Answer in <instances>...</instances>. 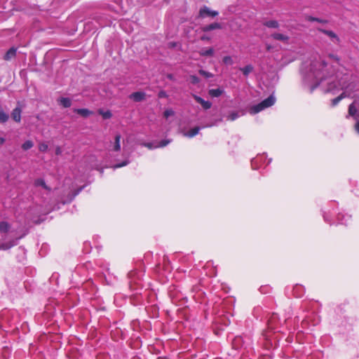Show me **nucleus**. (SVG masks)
<instances>
[{"label":"nucleus","instance_id":"nucleus-1","mask_svg":"<svg viewBox=\"0 0 359 359\" xmlns=\"http://www.w3.org/2000/svg\"><path fill=\"white\" fill-rule=\"evenodd\" d=\"M341 66L339 57L330 53L325 58L312 60L303 72L305 86L312 92L327 78L331 77Z\"/></svg>","mask_w":359,"mask_h":359},{"label":"nucleus","instance_id":"nucleus-2","mask_svg":"<svg viewBox=\"0 0 359 359\" xmlns=\"http://www.w3.org/2000/svg\"><path fill=\"white\" fill-rule=\"evenodd\" d=\"M339 77L337 74L334 80L327 83L328 87L326 89L327 92H332L335 89L344 90L340 95L332 100V106L337 105L344 97L349 96L351 94L349 91H353L354 88V86L349 83L350 77L348 75L344 74L340 79Z\"/></svg>","mask_w":359,"mask_h":359},{"label":"nucleus","instance_id":"nucleus-3","mask_svg":"<svg viewBox=\"0 0 359 359\" xmlns=\"http://www.w3.org/2000/svg\"><path fill=\"white\" fill-rule=\"evenodd\" d=\"M275 102L276 97L273 95H271L268 98L265 99L260 103L252 106L250 108L249 111L251 114H257L259 111L273 105Z\"/></svg>","mask_w":359,"mask_h":359},{"label":"nucleus","instance_id":"nucleus-4","mask_svg":"<svg viewBox=\"0 0 359 359\" xmlns=\"http://www.w3.org/2000/svg\"><path fill=\"white\" fill-rule=\"evenodd\" d=\"M318 30L326 34L330 38L332 42L334 43H338L339 42V39L338 36L334 32L323 29H318Z\"/></svg>","mask_w":359,"mask_h":359},{"label":"nucleus","instance_id":"nucleus-5","mask_svg":"<svg viewBox=\"0 0 359 359\" xmlns=\"http://www.w3.org/2000/svg\"><path fill=\"white\" fill-rule=\"evenodd\" d=\"M199 14H200V16H201L203 18L206 17V16L215 17L218 15V12L215 11H211L209 8L204 6L203 8H202L200 10Z\"/></svg>","mask_w":359,"mask_h":359},{"label":"nucleus","instance_id":"nucleus-6","mask_svg":"<svg viewBox=\"0 0 359 359\" xmlns=\"http://www.w3.org/2000/svg\"><path fill=\"white\" fill-rule=\"evenodd\" d=\"M121 136L119 134L116 135L114 142L111 143V151H119L121 150Z\"/></svg>","mask_w":359,"mask_h":359},{"label":"nucleus","instance_id":"nucleus-7","mask_svg":"<svg viewBox=\"0 0 359 359\" xmlns=\"http://www.w3.org/2000/svg\"><path fill=\"white\" fill-rule=\"evenodd\" d=\"M194 98L195 99V100L198 102L199 104H201L202 105V107H203V109H208L211 107L212 106V103L209 101H205L204 100L203 98H201V97L199 96H197V95H194Z\"/></svg>","mask_w":359,"mask_h":359},{"label":"nucleus","instance_id":"nucleus-8","mask_svg":"<svg viewBox=\"0 0 359 359\" xmlns=\"http://www.w3.org/2000/svg\"><path fill=\"white\" fill-rule=\"evenodd\" d=\"M21 109L20 107H16L11 113L12 118L17 123H19L21 121Z\"/></svg>","mask_w":359,"mask_h":359},{"label":"nucleus","instance_id":"nucleus-9","mask_svg":"<svg viewBox=\"0 0 359 359\" xmlns=\"http://www.w3.org/2000/svg\"><path fill=\"white\" fill-rule=\"evenodd\" d=\"M201 130L200 127H195L189 131L183 132V135L187 137L191 138L198 134Z\"/></svg>","mask_w":359,"mask_h":359},{"label":"nucleus","instance_id":"nucleus-10","mask_svg":"<svg viewBox=\"0 0 359 359\" xmlns=\"http://www.w3.org/2000/svg\"><path fill=\"white\" fill-rule=\"evenodd\" d=\"M145 94L142 92H135L130 95V97L135 102H140L144 99Z\"/></svg>","mask_w":359,"mask_h":359},{"label":"nucleus","instance_id":"nucleus-11","mask_svg":"<svg viewBox=\"0 0 359 359\" xmlns=\"http://www.w3.org/2000/svg\"><path fill=\"white\" fill-rule=\"evenodd\" d=\"M221 25L217 22H215L208 25H206L202 28L203 32H209L216 29H220Z\"/></svg>","mask_w":359,"mask_h":359},{"label":"nucleus","instance_id":"nucleus-12","mask_svg":"<svg viewBox=\"0 0 359 359\" xmlns=\"http://www.w3.org/2000/svg\"><path fill=\"white\" fill-rule=\"evenodd\" d=\"M208 93L211 97H218L223 94L224 90L221 88L210 89Z\"/></svg>","mask_w":359,"mask_h":359},{"label":"nucleus","instance_id":"nucleus-13","mask_svg":"<svg viewBox=\"0 0 359 359\" xmlns=\"http://www.w3.org/2000/svg\"><path fill=\"white\" fill-rule=\"evenodd\" d=\"M271 37L278 41H286L288 39V36L280 33H275L271 35Z\"/></svg>","mask_w":359,"mask_h":359},{"label":"nucleus","instance_id":"nucleus-14","mask_svg":"<svg viewBox=\"0 0 359 359\" xmlns=\"http://www.w3.org/2000/svg\"><path fill=\"white\" fill-rule=\"evenodd\" d=\"M75 112H76L78 114L87 117L93 114V112L87 109H76L74 110Z\"/></svg>","mask_w":359,"mask_h":359},{"label":"nucleus","instance_id":"nucleus-15","mask_svg":"<svg viewBox=\"0 0 359 359\" xmlns=\"http://www.w3.org/2000/svg\"><path fill=\"white\" fill-rule=\"evenodd\" d=\"M59 103L64 107H69L72 104V101L68 97H61L58 100Z\"/></svg>","mask_w":359,"mask_h":359},{"label":"nucleus","instance_id":"nucleus-16","mask_svg":"<svg viewBox=\"0 0 359 359\" xmlns=\"http://www.w3.org/2000/svg\"><path fill=\"white\" fill-rule=\"evenodd\" d=\"M16 54V49L14 48H11L9 49L6 55H4V59L6 60H9L13 58Z\"/></svg>","mask_w":359,"mask_h":359},{"label":"nucleus","instance_id":"nucleus-17","mask_svg":"<svg viewBox=\"0 0 359 359\" xmlns=\"http://www.w3.org/2000/svg\"><path fill=\"white\" fill-rule=\"evenodd\" d=\"M10 229L9 224L6 222H0V233H5L8 231Z\"/></svg>","mask_w":359,"mask_h":359},{"label":"nucleus","instance_id":"nucleus-18","mask_svg":"<svg viewBox=\"0 0 359 359\" xmlns=\"http://www.w3.org/2000/svg\"><path fill=\"white\" fill-rule=\"evenodd\" d=\"M356 113H357V109L355 107L354 104L353 103L351 104L348 107V116H353L355 118H356V117H355Z\"/></svg>","mask_w":359,"mask_h":359},{"label":"nucleus","instance_id":"nucleus-19","mask_svg":"<svg viewBox=\"0 0 359 359\" xmlns=\"http://www.w3.org/2000/svg\"><path fill=\"white\" fill-rule=\"evenodd\" d=\"M8 115L0 108V123H5L8 120Z\"/></svg>","mask_w":359,"mask_h":359},{"label":"nucleus","instance_id":"nucleus-20","mask_svg":"<svg viewBox=\"0 0 359 359\" xmlns=\"http://www.w3.org/2000/svg\"><path fill=\"white\" fill-rule=\"evenodd\" d=\"M213 53H214V50L212 48H210L205 49V50H201L200 51L201 55H203V56H211L213 55Z\"/></svg>","mask_w":359,"mask_h":359},{"label":"nucleus","instance_id":"nucleus-21","mask_svg":"<svg viewBox=\"0 0 359 359\" xmlns=\"http://www.w3.org/2000/svg\"><path fill=\"white\" fill-rule=\"evenodd\" d=\"M264 25L268 27L277 28L278 27V22L276 20H269L264 23Z\"/></svg>","mask_w":359,"mask_h":359},{"label":"nucleus","instance_id":"nucleus-22","mask_svg":"<svg viewBox=\"0 0 359 359\" xmlns=\"http://www.w3.org/2000/svg\"><path fill=\"white\" fill-rule=\"evenodd\" d=\"M34 146V143L31 140H27L22 144V149L25 151L31 149Z\"/></svg>","mask_w":359,"mask_h":359},{"label":"nucleus","instance_id":"nucleus-23","mask_svg":"<svg viewBox=\"0 0 359 359\" xmlns=\"http://www.w3.org/2000/svg\"><path fill=\"white\" fill-rule=\"evenodd\" d=\"M252 69L253 67L252 65H247L243 68H241V70L245 76H248L250 72H252Z\"/></svg>","mask_w":359,"mask_h":359},{"label":"nucleus","instance_id":"nucleus-24","mask_svg":"<svg viewBox=\"0 0 359 359\" xmlns=\"http://www.w3.org/2000/svg\"><path fill=\"white\" fill-rule=\"evenodd\" d=\"M98 112H99V114H100V115H102V116L103 118H104V119L110 118L111 117V116H112V115H111V111H109V110H108V111H103L102 109H100V110L98 111Z\"/></svg>","mask_w":359,"mask_h":359},{"label":"nucleus","instance_id":"nucleus-25","mask_svg":"<svg viewBox=\"0 0 359 359\" xmlns=\"http://www.w3.org/2000/svg\"><path fill=\"white\" fill-rule=\"evenodd\" d=\"M34 184L36 186H40L42 187L43 189L49 190V188L46 186L45 182L42 179H38L35 181Z\"/></svg>","mask_w":359,"mask_h":359},{"label":"nucleus","instance_id":"nucleus-26","mask_svg":"<svg viewBox=\"0 0 359 359\" xmlns=\"http://www.w3.org/2000/svg\"><path fill=\"white\" fill-rule=\"evenodd\" d=\"M171 140H164L161 141L157 145H155V147H164L167 146Z\"/></svg>","mask_w":359,"mask_h":359},{"label":"nucleus","instance_id":"nucleus-27","mask_svg":"<svg viewBox=\"0 0 359 359\" xmlns=\"http://www.w3.org/2000/svg\"><path fill=\"white\" fill-rule=\"evenodd\" d=\"M48 144L44 142L40 143L39 145V149L40 151L46 152L48 150Z\"/></svg>","mask_w":359,"mask_h":359},{"label":"nucleus","instance_id":"nucleus-28","mask_svg":"<svg viewBox=\"0 0 359 359\" xmlns=\"http://www.w3.org/2000/svg\"><path fill=\"white\" fill-rule=\"evenodd\" d=\"M175 114V112L172 109H166L164 113H163V116L164 117H165L166 118H168L169 116H173Z\"/></svg>","mask_w":359,"mask_h":359},{"label":"nucleus","instance_id":"nucleus-29","mask_svg":"<svg viewBox=\"0 0 359 359\" xmlns=\"http://www.w3.org/2000/svg\"><path fill=\"white\" fill-rule=\"evenodd\" d=\"M238 117H239V114L238 112H231L229 116H228V119L230 120V121H234L236 120Z\"/></svg>","mask_w":359,"mask_h":359},{"label":"nucleus","instance_id":"nucleus-30","mask_svg":"<svg viewBox=\"0 0 359 359\" xmlns=\"http://www.w3.org/2000/svg\"><path fill=\"white\" fill-rule=\"evenodd\" d=\"M199 74L203 76H205V78H210L212 76V74L210 72H205L204 70H200L199 71Z\"/></svg>","mask_w":359,"mask_h":359},{"label":"nucleus","instance_id":"nucleus-31","mask_svg":"<svg viewBox=\"0 0 359 359\" xmlns=\"http://www.w3.org/2000/svg\"><path fill=\"white\" fill-rule=\"evenodd\" d=\"M128 163H129V161L126 160L123 162H122L121 163H118V164L114 165V168L116 169V168H121V167H123V166L128 165Z\"/></svg>","mask_w":359,"mask_h":359},{"label":"nucleus","instance_id":"nucleus-32","mask_svg":"<svg viewBox=\"0 0 359 359\" xmlns=\"http://www.w3.org/2000/svg\"><path fill=\"white\" fill-rule=\"evenodd\" d=\"M223 62L226 65H232L233 64L232 58L230 56H225L223 58Z\"/></svg>","mask_w":359,"mask_h":359},{"label":"nucleus","instance_id":"nucleus-33","mask_svg":"<svg viewBox=\"0 0 359 359\" xmlns=\"http://www.w3.org/2000/svg\"><path fill=\"white\" fill-rule=\"evenodd\" d=\"M14 245H15L14 242H13L11 244L3 243V244H1L0 248L2 249V250H7V249H9L10 248H11L12 246H13Z\"/></svg>","mask_w":359,"mask_h":359},{"label":"nucleus","instance_id":"nucleus-34","mask_svg":"<svg viewBox=\"0 0 359 359\" xmlns=\"http://www.w3.org/2000/svg\"><path fill=\"white\" fill-rule=\"evenodd\" d=\"M308 20L309 21H316V22H322V23H325L327 22L326 20H320V19H318V18H313V17H309Z\"/></svg>","mask_w":359,"mask_h":359},{"label":"nucleus","instance_id":"nucleus-35","mask_svg":"<svg viewBox=\"0 0 359 359\" xmlns=\"http://www.w3.org/2000/svg\"><path fill=\"white\" fill-rule=\"evenodd\" d=\"M142 145L145 147H147L148 149H154L156 148L155 146L153 145L152 143L151 142H149V143H143Z\"/></svg>","mask_w":359,"mask_h":359},{"label":"nucleus","instance_id":"nucleus-36","mask_svg":"<svg viewBox=\"0 0 359 359\" xmlns=\"http://www.w3.org/2000/svg\"><path fill=\"white\" fill-rule=\"evenodd\" d=\"M191 81L192 83H197L199 82V79L196 76H191Z\"/></svg>","mask_w":359,"mask_h":359},{"label":"nucleus","instance_id":"nucleus-37","mask_svg":"<svg viewBox=\"0 0 359 359\" xmlns=\"http://www.w3.org/2000/svg\"><path fill=\"white\" fill-rule=\"evenodd\" d=\"M354 128H355V130H356V132L359 134V121H358L355 123Z\"/></svg>","mask_w":359,"mask_h":359},{"label":"nucleus","instance_id":"nucleus-38","mask_svg":"<svg viewBox=\"0 0 359 359\" xmlns=\"http://www.w3.org/2000/svg\"><path fill=\"white\" fill-rule=\"evenodd\" d=\"M56 154H61V149L60 147H57L55 151Z\"/></svg>","mask_w":359,"mask_h":359},{"label":"nucleus","instance_id":"nucleus-39","mask_svg":"<svg viewBox=\"0 0 359 359\" xmlns=\"http://www.w3.org/2000/svg\"><path fill=\"white\" fill-rule=\"evenodd\" d=\"M5 142V139L4 137H0V145L3 144Z\"/></svg>","mask_w":359,"mask_h":359},{"label":"nucleus","instance_id":"nucleus-40","mask_svg":"<svg viewBox=\"0 0 359 359\" xmlns=\"http://www.w3.org/2000/svg\"><path fill=\"white\" fill-rule=\"evenodd\" d=\"M201 39L202 40H207V39H208V38L207 36H203L201 37Z\"/></svg>","mask_w":359,"mask_h":359},{"label":"nucleus","instance_id":"nucleus-41","mask_svg":"<svg viewBox=\"0 0 359 359\" xmlns=\"http://www.w3.org/2000/svg\"><path fill=\"white\" fill-rule=\"evenodd\" d=\"M168 77L170 79H172V76L171 74L168 75Z\"/></svg>","mask_w":359,"mask_h":359},{"label":"nucleus","instance_id":"nucleus-42","mask_svg":"<svg viewBox=\"0 0 359 359\" xmlns=\"http://www.w3.org/2000/svg\"><path fill=\"white\" fill-rule=\"evenodd\" d=\"M163 95H164L163 93H161L159 95H160V97H162V96H163Z\"/></svg>","mask_w":359,"mask_h":359},{"label":"nucleus","instance_id":"nucleus-43","mask_svg":"<svg viewBox=\"0 0 359 359\" xmlns=\"http://www.w3.org/2000/svg\"><path fill=\"white\" fill-rule=\"evenodd\" d=\"M257 161V159H255L253 161H252V164L256 162Z\"/></svg>","mask_w":359,"mask_h":359}]
</instances>
